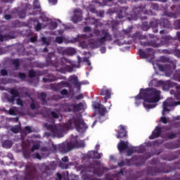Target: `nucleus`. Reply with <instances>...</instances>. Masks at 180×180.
<instances>
[{
  "instance_id": "obj_1",
  "label": "nucleus",
  "mask_w": 180,
  "mask_h": 180,
  "mask_svg": "<svg viewBox=\"0 0 180 180\" xmlns=\"http://www.w3.org/2000/svg\"><path fill=\"white\" fill-rule=\"evenodd\" d=\"M93 33L96 37L99 38H98L96 41L89 42V46L91 49H98V47L103 46L106 41H112L113 40V37L110 32H109V30L94 29Z\"/></svg>"
},
{
  "instance_id": "obj_2",
  "label": "nucleus",
  "mask_w": 180,
  "mask_h": 180,
  "mask_svg": "<svg viewBox=\"0 0 180 180\" xmlns=\"http://www.w3.org/2000/svg\"><path fill=\"white\" fill-rule=\"evenodd\" d=\"M107 171H109V168L108 167H102L95 168L92 165L87 166L82 170V174H83L82 178L83 180H100L94 175L101 177ZM89 172H92L93 174H89Z\"/></svg>"
},
{
  "instance_id": "obj_3",
  "label": "nucleus",
  "mask_w": 180,
  "mask_h": 180,
  "mask_svg": "<svg viewBox=\"0 0 180 180\" xmlns=\"http://www.w3.org/2000/svg\"><path fill=\"white\" fill-rule=\"evenodd\" d=\"M175 41V39L172 38L171 35H165L160 39L150 40L149 41H140L141 46H143V47H154L155 49H158V47H161L162 46H169L172 42Z\"/></svg>"
},
{
  "instance_id": "obj_4",
  "label": "nucleus",
  "mask_w": 180,
  "mask_h": 180,
  "mask_svg": "<svg viewBox=\"0 0 180 180\" xmlns=\"http://www.w3.org/2000/svg\"><path fill=\"white\" fill-rule=\"evenodd\" d=\"M160 167L148 166L140 172H146V175L157 176V175H160V174H169V172H172V171L175 170V169L172 168L169 165H165V163H160Z\"/></svg>"
},
{
  "instance_id": "obj_5",
  "label": "nucleus",
  "mask_w": 180,
  "mask_h": 180,
  "mask_svg": "<svg viewBox=\"0 0 180 180\" xmlns=\"http://www.w3.org/2000/svg\"><path fill=\"white\" fill-rule=\"evenodd\" d=\"M142 98L148 103H157L160 102L161 98V91L154 88L141 89Z\"/></svg>"
},
{
  "instance_id": "obj_6",
  "label": "nucleus",
  "mask_w": 180,
  "mask_h": 180,
  "mask_svg": "<svg viewBox=\"0 0 180 180\" xmlns=\"http://www.w3.org/2000/svg\"><path fill=\"white\" fill-rule=\"evenodd\" d=\"M150 26L154 33H158V25L165 29H169L171 27V22L169 20L165 18H161L160 20H153L150 22Z\"/></svg>"
},
{
  "instance_id": "obj_7",
  "label": "nucleus",
  "mask_w": 180,
  "mask_h": 180,
  "mask_svg": "<svg viewBox=\"0 0 180 180\" xmlns=\"http://www.w3.org/2000/svg\"><path fill=\"white\" fill-rule=\"evenodd\" d=\"M143 158L141 155H134L130 159H126L127 167H142L145 164Z\"/></svg>"
},
{
  "instance_id": "obj_8",
  "label": "nucleus",
  "mask_w": 180,
  "mask_h": 180,
  "mask_svg": "<svg viewBox=\"0 0 180 180\" xmlns=\"http://www.w3.org/2000/svg\"><path fill=\"white\" fill-rule=\"evenodd\" d=\"M44 127L47 130L51 131L55 137H63L64 136V128L62 127H56V125L50 124H44Z\"/></svg>"
},
{
  "instance_id": "obj_9",
  "label": "nucleus",
  "mask_w": 180,
  "mask_h": 180,
  "mask_svg": "<svg viewBox=\"0 0 180 180\" xmlns=\"http://www.w3.org/2000/svg\"><path fill=\"white\" fill-rule=\"evenodd\" d=\"M147 6L146 4H141L139 6H134L133 8V12L136 16V18H140V15H154L153 11L146 9Z\"/></svg>"
},
{
  "instance_id": "obj_10",
  "label": "nucleus",
  "mask_w": 180,
  "mask_h": 180,
  "mask_svg": "<svg viewBox=\"0 0 180 180\" xmlns=\"http://www.w3.org/2000/svg\"><path fill=\"white\" fill-rule=\"evenodd\" d=\"M25 180H32L36 178L37 175V169L33 165L28 164L25 166Z\"/></svg>"
},
{
  "instance_id": "obj_11",
  "label": "nucleus",
  "mask_w": 180,
  "mask_h": 180,
  "mask_svg": "<svg viewBox=\"0 0 180 180\" xmlns=\"http://www.w3.org/2000/svg\"><path fill=\"white\" fill-rule=\"evenodd\" d=\"M56 62L57 57H56V53L54 52H51L48 53V56L46 58V63H39L38 67H39V68H44V67L54 65Z\"/></svg>"
},
{
  "instance_id": "obj_12",
  "label": "nucleus",
  "mask_w": 180,
  "mask_h": 180,
  "mask_svg": "<svg viewBox=\"0 0 180 180\" xmlns=\"http://www.w3.org/2000/svg\"><path fill=\"white\" fill-rule=\"evenodd\" d=\"M73 123L78 131H85L88 129V125L85 124L81 116L73 117Z\"/></svg>"
},
{
  "instance_id": "obj_13",
  "label": "nucleus",
  "mask_w": 180,
  "mask_h": 180,
  "mask_svg": "<svg viewBox=\"0 0 180 180\" xmlns=\"http://www.w3.org/2000/svg\"><path fill=\"white\" fill-rule=\"evenodd\" d=\"M74 149V145H72V141L65 142L61 143L58 147V150L62 154H65L70 153L71 150Z\"/></svg>"
},
{
  "instance_id": "obj_14",
  "label": "nucleus",
  "mask_w": 180,
  "mask_h": 180,
  "mask_svg": "<svg viewBox=\"0 0 180 180\" xmlns=\"http://www.w3.org/2000/svg\"><path fill=\"white\" fill-rule=\"evenodd\" d=\"M171 9L174 13L169 12V11H165V15L167 16L168 18H172L173 19H176V18H178V15H180V4L178 6L173 5L171 7Z\"/></svg>"
},
{
  "instance_id": "obj_15",
  "label": "nucleus",
  "mask_w": 180,
  "mask_h": 180,
  "mask_svg": "<svg viewBox=\"0 0 180 180\" xmlns=\"http://www.w3.org/2000/svg\"><path fill=\"white\" fill-rule=\"evenodd\" d=\"M32 9V5L29 4H25L22 8H18L17 9V15L20 19H25L26 18V11Z\"/></svg>"
},
{
  "instance_id": "obj_16",
  "label": "nucleus",
  "mask_w": 180,
  "mask_h": 180,
  "mask_svg": "<svg viewBox=\"0 0 180 180\" xmlns=\"http://www.w3.org/2000/svg\"><path fill=\"white\" fill-rule=\"evenodd\" d=\"M68 112H81L84 109V103H79L78 104L75 103H68Z\"/></svg>"
},
{
  "instance_id": "obj_17",
  "label": "nucleus",
  "mask_w": 180,
  "mask_h": 180,
  "mask_svg": "<svg viewBox=\"0 0 180 180\" xmlns=\"http://www.w3.org/2000/svg\"><path fill=\"white\" fill-rule=\"evenodd\" d=\"M124 169H121L120 171L115 174L108 173L105 175V180H113L114 178H117V180H122L121 176H124Z\"/></svg>"
},
{
  "instance_id": "obj_18",
  "label": "nucleus",
  "mask_w": 180,
  "mask_h": 180,
  "mask_svg": "<svg viewBox=\"0 0 180 180\" xmlns=\"http://www.w3.org/2000/svg\"><path fill=\"white\" fill-rule=\"evenodd\" d=\"M93 108L96 112H98V114L100 115V116H105V115H106L107 110H106V107H105V105L98 102H95L93 104Z\"/></svg>"
},
{
  "instance_id": "obj_19",
  "label": "nucleus",
  "mask_w": 180,
  "mask_h": 180,
  "mask_svg": "<svg viewBox=\"0 0 180 180\" xmlns=\"http://www.w3.org/2000/svg\"><path fill=\"white\" fill-rule=\"evenodd\" d=\"M99 94L101 96H104V103H106V102H108V99H110L112 96V89L103 88L100 90Z\"/></svg>"
},
{
  "instance_id": "obj_20",
  "label": "nucleus",
  "mask_w": 180,
  "mask_h": 180,
  "mask_svg": "<svg viewBox=\"0 0 180 180\" xmlns=\"http://www.w3.org/2000/svg\"><path fill=\"white\" fill-rule=\"evenodd\" d=\"M9 93L12 96L7 98V101H8V102H9V103H12L13 105V103H15V99H16V98H19V96H20L19 91H18L15 89L11 88V89H10Z\"/></svg>"
},
{
  "instance_id": "obj_21",
  "label": "nucleus",
  "mask_w": 180,
  "mask_h": 180,
  "mask_svg": "<svg viewBox=\"0 0 180 180\" xmlns=\"http://www.w3.org/2000/svg\"><path fill=\"white\" fill-rule=\"evenodd\" d=\"M162 129H164V127H160L157 126L153 131L152 132V134L149 136L150 140H154V139H158L160 136H161V133H162Z\"/></svg>"
},
{
  "instance_id": "obj_22",
  "label": "nucleus",
  "mask_w": 180,
  "mask_h": 180,
  "mask_svg": "<svg viewBox=\"0 0 180 180\" xmlns=\"http://www.w3.org/2000/svg\"><path fill=\"white\" fill-rule=\"evenodd\" d=\"M72 20L74 23H78L82 20V11L79 9L75 10V15L72 18Z\"/></svg>"
},
{
  "instance_id": "obj_23",
  "label": "nucleus",
  "mask_w": 180,
  "mask_h": 180,
  "mask_svg": "<svg viewBox=\"0 0 180 180\" xmlns=\"http://www.w3.org/2000/svg\"><path fill=\"white\" fill-rule=\"evenodd\" d=\"M56 168H57V164L56 162H52L49 166H44V172L47 175H50L51 174V172L56 169Z\"/></svg>"
},
{
  "instance_id": "obj_24",
  "label": "nucleus",
  "mask_w": 180,
  "mask_h": 180,
  "mask_svg": "<svg viewBox=\"0 0 180 180\" xmlns=\"http://www.w3.org/2000/svg\"><path fill=\"white\" fill-rule=\"evenodd\" d=\"M16 37L15 36V31H11L5 35H3L0 33V41L12 40V39H15Z\"/></svg>"
},
{
  "instance_id": "obj_25",
  "label": "nucleus",
  "mask_w": 180,
  "mask_h": 180,
  "mask_svg": "<svg viewBox=\"0 0 180 180\" xmlns=\"http://www.w3.org/2000/svg\"><path fill=\"white\" fill-rule=\"evenodd\" d=\"M117 148L120 153H123L126 150H129V141H120L117 144Z\"/></svg>"
},
{
  "instance_id": "obj_26",
  "label": "nucleus",
  "mask_w": 180,
  "mask_h": 180,
  "mask_svg": "<svg viewBox=\"0 0 180 180\" xmlns=\"http://www.w3.org/2000/svg\"><path fill=\"white\" fill-rule=\"evenodd\" d=\"M127 137V131L123 125L120 126V130H118L117 134V139H124Z\"/></svg>"
},
{
  "instance_id": "obj_27",
  "label": "nucleus",
  "mask_w": 180,
  "mask_h": 180,
  "mask_svg": "<svg viewBox=\"0 0 180 180\" xmlns=\"http://www.w3.org/2000/svg\"><path fill=\"white\" fill-rule=\"evenodd\" d=\"M66 86H68V82L62 81L54 86L53 91H55V92H59V91H61L63 88H65Z\"/></svg>"
},
{
  "instance_id": "obj_28",
  "label": "nucleus",
  "mask_w": 180,
  "mask_h": 180,
  "mask_svg": "<svg viewBox=\"0 0 180 180\" xmlns=\"http://www.w3.org/2000/svg\"><path fill=\"white\" fill-rule=\"evenodd\" d=\"M156 180H180V172H176L171 176L158 177Z\"/></svg>"
},
{
  "instance_id": "obj_29",
  "label": "nucleus",
  "mask_w": 180,
  "mask_h": 180,
  "mask_svg": "<svg viewBox=\"0 0 180 180\" xmlns=\"http://www.w3.org/2000/svg\"><path fill=\"white\" fill-rule=\"evenodd\" d=\"M180 143H175V142H169L166 143L165 144V148H167L168 150H175L176 148H179Z\"/></svg>"
},
{
  "instance_id": "obj_30",
  "label": "nucleus",
  "mask_w": 180,
  "mask_h": 180,
  "mask_svg": "<svg viewBox=\"0 0 180 180\" xmlns=\"http://www.w3.org/2000/svg\"><path fill=\"white\" fill-rule=\"evenodd\" d=\"M63 56H74L77 54V50L74 48H67L62 51Z\"/></svg>"
},
{
  "instance_id": "obj_31",
  "label": "nucleus",
  "mask_w": 180,
  "mask_h": 180,
  "mask_svg": "<svg viewBox=\"0 0 180 180\" xmlns=\"http://www.w3.org/2000/svg\"><path fill=\"white\" fill-rule=\"evenodd\" d=\"M159 70L162 71V72H167L168 70H171V65L165 64V65H158Z\"/></svg>"
},
{
  "instance_id": "obj_32",
  "label": "nucleus",
  "mask_w": 180,
  "mask_h": 180,
  "mask_svg": "<svg viewBox=\"0 0 180 180\" xmlns=\"http://www.w3.org/2000/svg\"><path fill=\"white\" fill-rule=\"evenodd\" d=\"M126 8H122L121 10H120V11L118 12V13L117 14V18L118 19H123V18H126V16H127V15H129L127 13V12H126Z\"/></svg>"
},
{
  "instance_id": "obj_33",
  "label": "nucleus",
  "mask_w": 180,
  "mask_h": 180,
  "mask_svg": "<svg viewBox=\"0 0 180 180\" xmlns=\"http://www.w3.org/2000/svg\"><path fill=\"white\" fill-rule=\"evenodd\" d=\"M85 20V25H96V26H98V20L95 18H91L90 17H89L86 18Z\"/></svg>"
},
{
  "instance_id": "obj_34",
  "label": "nucleus",
  "mask_w": 180,
  "mask_h": 180,
  "mask_svg": "<svg viewBox=\"0 0 180 180\" xmlns=\"http://www.w3.org/2000/svg\"><path fill=\"white\" fill-rule=\"evenodd\" d=\"M141 99H144V98H143V93L141 91L137 96H135V105L140 106L141 104Z\"/></svg>"
},
{
  "instance_id": "obj_35",
  "label": "nucleus",
  "mask_w": 180,
  "mask_h": 180,
  "mask_svg": "<svg viewBox=\"0 0 180 180\" xmlns=\"http://www.w3.org/2000/svg\"><path fill=\"white\" fill-rule=\"evenodd\" d=\"M132 39H139V40H146L147 35H141L140 32H136L133 34Z\"/></svg>"
},
{
  "instance_id": "obj_36",
  "label": "nucleus",
  "mask_w": 180,
  "mask_h": 180,
  "mask_svg": "<svg viewBox=\"0 0 180 180\" xmlns=\"http://www.w3.org/2000/svg\"><path fill=\"white\" fill-rule=\"evenodd\" d=\"M73 148H75V147L79 148V147H85V143L84 141H78V140L75 139V141H72Z\"/></svg>"
},
{
  "instance_id": "obj_37",
  "label": "nucleus",
  "mask_w": 180,
  "mask_h": 180,
  "mask_svg": "<svg viewBox=\"0 0 180 180\" xmlns=\"http://www.w3.org/2000/svg\"><path fill=\"white\" fill-rule=\"evenodd\" d=\"M3 147L4 148H12V146H13V143L12 141L5 140L2 143Z\"/></svg>"
},
{
  "instance_id": "obj_38",
  "label": "nucleus",
  "mask_w": 180,
  "mask_h": 180,
  "mask_svg": "<svg viewBox=\"0 0 180 180\" xmlns=\"http://www.w3.org/2000/svg\"><path fill=\"white\" fill-rule=\"evenodd\" d=\"M40 96L42 105H47V94L45 92H41Z\"/></svg>"
},
{
  "instance_id": "obj_39",
  "label": "nucleus",
  "mask_w": 180,
  "mask_h": 180,
  "mask_svg": "<svg viewBox=\"0 0 180 180\" xmlns=\"http://www.w3.org/2000/svg\"><path fill=\"white\" fill-rule=\"evenodd\" d=\"M138 53H139V56L143 60H146V59L148 58V55L147 54V53H146V51H144V50L139 49Z\"/></svg>"
},
{
  "instance_id": "obj_40",
  "label": "nucleus",
  "mask_w": 180,
  "mask_h": 180,
  "mask_svg": "<svg viewBox=\"0 0 180 180\" xmlns=\"http://www.w3.org/2000/svg\"><path fill=\"white\" fill-rule=\"evenodd\" d=\"M165 137L167 139V140H174V139L176 137V134L174 132L166 133L165 134Z\"/></svg>"
},
{
  "instance_id": "obj_41",
  "label": "nucleus",
  "mask_w": 180,
  "mask_h": 180,
  "mask_svg": "<svg viewBox=\"0 0 180 180\" xmlns=\"http://www.w3.org/2000/svg\"><path fill=\"white\" fill-rule=\"evenodd\" d=\"M91 153L93 160H101L102 158V153H98V150H93Z\"/></svg>"
},
{
  "instance_id": "obj_42",
  "label": "nucleus",
  "mask_w": 180,
  "mask_h": 180,
  "mask_svg": "<svg viewBox=\"0 0 180 180\" xmlns=\"http://www.w3.org/2000/svg\"><path fill=\"white\" fill-rule=\"evenodd\" d=\"M70 81L76 86H79V82H78V77L75 75L70 76Z\"/></svg>"
},
{
  "instance_id": "obj_43",
  "label": "nucleus",
  "mask_w": 180,
  "mask_h": 180,
  "mask_svg": "<svg viewBox=\"0 0 180 180\" xmlns=\"http://www.w3.org/2000/svg\"><path fill=\"white\" fill-rule=\"evenodd\" d=\"M143 105L145 109H154L157 106V104H148V102L146 101H143Z\"/></svg>"
},
{
  "instance_id": "obj_44",
  "label": "nucleus",
  "mask_w": 180,
  "mask_h": 180,
  "mask_svg": "<svg viewBox=\"0 0 180 180\" xmlns=\"http://www.w3.org/2000/svg\"><path fill=\"white\" fill-rule=\"evenodd\" d=\"M134 153H143V151L131 148L127 151V157H130L131 155L134 154Z\"/></svg>"
},
{
  "instance_id": "obj_45",
  "label": "nucleus",
  "mask_w": 180,
  "mask_h": 180,
  "mask_svg": "<svg viewBox=\"0 0 180 180\" xmlns=\"http://www.w3.org/2000/svg\"><path fill=\"white\" fill-rule=\"evenodd\" d=\"M150 27H151V24H150V25H148V22H142V25H141L142 30H144L146 32V31L148 30V29H150Z\"/></svg>"
},
{
  "instance_id": "obj_46",
  "label": "nucleus",
  "mask_w": 180,
  "mask_h": 180,
  "mask_svg": "<svg viewBox=\"0 0 180 180\" xmlns=\"http://www.w3.org/2000/svg\"><path fill=\"white\" fill-rule=\"evenodd\" d=\"M48 78H49V81L51 82H54V81H57V79H58L57 76L54 75L53 73L48 74Z\"/></svg>"
},
{
  "instance_id": "obj_47",
  "label": "nucleus",
  "mask_w": 180,
  "mask_h": 180,
  "mask_svg": "<svg viewBox=\"0 0 180 180\" xmlns=\"http://www.w3.org/2000/svg\"><path fill=\"white\" fill-rule=\"evenodd\" d=\"M143 156V161L146 162L147 161V160H149V158H151V157H153V155L151 154V153L148 152L145 153Z\"/></svg>"
},
{
  "instance_id": "obj_48",
  "label": "nucleus",
  "mask_w": 180,
  "mask_h": 180,
  "mask_svg": "<svg viewBox=\"0 0 180 180\" xmlns=\"http://www.w3.org/2000/svg\"><path fill=\"white\" fill-rule=\"evenodd\" d=\"M173 26L176 30H180V20H176L173 23Z\"/></svg>"
},
{
  "instance_id": "obj_49",
  "label": "nucleus",
  "mask_w": 180,
  "mask_h": 180,
  "mask_svg": "<svg viewBox=\"0 0 180 180\" xmlns=\"http://www.w3.org/2000/svg\"><path fill=\"white\" fill-rule=\"evenodd\" d=\"M12 64L15 67L16 70H18V68L20 67V62L19 61V58L14 59L12 62Z\"/></svg>"
},
{
  "instance_id": "obj_50",
  "label": "nucleus",
  "mask_w": 180,
  "mask_h": 180,
  "mask_svg": "<svg viewBox=\"0 0 180 180\" xmlns=\"http://www.w3.org/2000/svg\"><path fill=\"white\" fill-rule=\"evenodd\" d=\"M117 166L120 168H122V167H127V162L126 161V159L124 160H121L117 163Z\"/></svg>"
},
{
  "instance_id": "obj_51",
  "label": "nucleus",
  "mask_w": 180,
  "mask_h": 180,
  "mask_svg": "<svg viewBox=\"0 0 180 180\" xmlns=\"http://www.w3.org/2000/svg\"><path fill=\"white\" fill-rule=\"evenodd\" d=\"M131 27H128L127 30H122L123 34H125L126 36H129L130 33H131Z\"/></svg>"
},
{
  "instance_id": "obj_52",
  "label": "nucleus",
  "mask_w": 180,
  "mask_h": 180,
  "mask_svg": "<svg viewBox=\"0 0 180 180\" xmlns=\"http://www.w3.org/2000/svg\"><path fill=\"white\" fill-rule=\"evenodd\" d=\"M58 26V24L57 22H51L50 23V29L51 30H54L55 29H57Z\"/></svg>"
},
{
  "instance_id": "obj_53",
  "label": "nucleus",
  "mask_w": 180,
  "mask_h": 180,
  "mask_svg": "<svg viewBox=\"0 0 180 180\" xmlns=\"http://www.w3.org/2000/svg\"><path fill=\"white\" fill-rule=\"evenodd\" d=\"M163 141L161 139H157L155 141H153V146L155 147H158L162 144Z\"/></svg>"
},
{
  "instance_id": "obj_54",
  "label": "nucleus",
  "mask_w": 180,
  "mask_h": 180,
  "mask_svg": "<svg viewBox=\"0 0 180 180\" xmlns=\"http://www.w3.org/2000/svg\"><path fill=\"white\" fill-rule=\"evenodd\" d=\"M11 131H12V133H14L15 134H17V133H19V131H20V129L19 128V127L15 126L11 127Z\"/></svg>"
},
{
  "instance_id": "obj_55",
  "label": "nucleus",
  "mask_w": 180,
  "mask_h": 180,
  "mask_svg": "<svg viewBox=\"0 0 180 180\" xmlns=\"http://www.w3.org/2000/svg\"><path fill=\"white\" fill-rule=\"evenodd\" d=\"M158 162H160V160H158V158H154L150 160L149 164L150 165H158Z\"/></svg>"
},
{
  "instance_id": "obj_56",
  "label": "nucleus",
  "mask_w": 180,
  "mask_h": 180,
  "mask_svg": "<svg viewBox=\"0 0 180 180\" xmlns=\"http://www.w3.org/2000/svg\"><path fill=\"white\" fill-rule=\"evenodd\" d=\"M173 78L174 79H175V81H178V82H180V72H176L173 75Z\"/></svg>"
},
{
  "instance_id": "obj_57",
  "label": "nucleus",
  "mask_w": 180,
  "mask_h": 180,
  "mask_svg": "<svg viewBox=\"0 0 180 180\" xmlns=\"http://www.w3.org/2000/svg\"><path fill=\"white\" fill-rule=\"evenodd\" d=\"M24 131H25L27 134H30V133H33V130H32V127H30V126L25 127Z\"/></svg>"
},
{
  "instance_id": "obj_58",
  "label": "nucleus",
  "mask_w": 180,
  "mask_h": 180,
  "mask_svg": "<svg viewBox=\"0 0 180 180\" xmlns=\"http://www.w3.org/2000/svg\"><path fill=\"white\" fill-rule=\"evenodd\" d=\"M59 167L62 168V169H68V165L64 163V162H60Z\"/></svg>"
},
{
  "instance_id": "obj_59",
  "label": "nucleus",
  "mask_w": 180,
  "mask_h": 180,
  "mask_svg": "<svg viewBox=\"0 0 180 180\" xmlns=\"http://www.w3.org/2000/svg\"><path fill=\"white\" fill-rule=\"evenodd\" d=\"M33 5L34 9H40V2H39L38 0H34Z\"/></svg>"
},
{
  "instance_id": "obj_60",
  "label": "nucleus",
  "mask_w": 180,
  "mask_h": 180,
  "mask_svg": "<svg viewBox=\"0 0 180 180\" xmlns=\"http://www.w3.org/2000/svg\"><path fill=\"white\" fill-rule=\"evenodd\" d=\"M28 75L30 78H34V77H36V71L30 70L28 72Z\"/></svg>"
},
{
  "instance_id": "obj_61",
  "label": "nucleus",
  "mask_w": 180,
  "mask_h": 180,
  "mask_svg": "<svg viewBox=\"0 0 180 180\" xmlns=\"http://www.w3.org/2000/svg\"><path fill=\"white\" fill-rule=\"evenodd\" d=\"M64 41V38L63 37H56V42L58 44H62V43Z\"/></svg>"
},
{
  "instance_id": "obj_62",
  "label": "nucleus",
  "mask_w": 180,
  "mask_h": 180,
  "mask_svg": "<svg viewBox=\"0 0 180 180\" xmlns=\"http://www.w3.org/2000/svg\"><path fill=\"white\" fill-rule=\"evenodd\" d=\"M37 24L35 26V30L36 32H39V30H41V23L39 22V20H37Z\"/></svg>"
},
{
  "instance_id": "obj_63",
  "label": "nucleus",
  "mask_w": 180,
  "mask_h": 180,
  "mask_svg": "<svg viewBox=\"0 0 180 180\" xmlns=\"http://www.w3.org/2000/svg\"><path fill=\"white\" fill-rule=\"evenodd\" d=\"M18 78H20V79H26V74L20 72L18 73Z\"/></svg>"
},
{
  "instance_id": "obj_64",
  "label": "nucleus",
  "mask_w": 180,
  "mask_h": 180,
  "mask_svg": "<svg viewBox=\"0 0 180 180\" xmlns=\"http://www.w3.org/2000/svg\"><path fill=\"white\" fill-rule=\"evenodd\" d=\"M174 56H176V57H178V58H180V50L179 49H174Z\"/></svg>"
}]
</instances>
